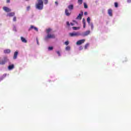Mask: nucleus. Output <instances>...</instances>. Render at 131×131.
Returning <instances> with one entry per match:
<instances>
[{
	"label": "nucleus",
	"instance_id": "nucleus-11",
	"mask_svg": "<svg viewBox=\"0 0 131 131\" xmlns=\"http://www.w3.org/2000/svg\"><path fill=\"white\" fill-rule=\"evenodd\" d=\"M90 33H91V31L88 30V31H85V32L83 34V36H87V35H89V34H90Z\"/></svg>",
	"mask_w": 131,
	"mask_h": 131
},
{
	"label": "nucleus",
	"instance_id": "nucleus-13",
	"mask_svg": "<svg viewBox=\"0 0 131 131\" xmlns=\"http://www.w3.org/2000/svg\"><path fill=\"white\" fill-rule=\"evenodd\" d=\"M112 12H113V11H112V9H108V11H107V13H108L109 16H111V17H112V16H113Z\"/></svg>",
	"mask_w": 131,
	"mask_h": 131
},
{
	"label": "nucleus",
	"instance_id": "nucleus-24",
	"mask_svg": "<svg viewBox=\"0 0 131 131\" xmlns=\"http://www.w3.org/2000/svg\"><path fill=\"white\" fill-rule=\"evenodd\" d=\"M43 3H44L45 5H47V4L49 3V1L43 0Z\"/></svg>",
	"mask_w": 131,
	"mask_h": 131
},
{
	"label": "nucleus",
	"instance_id": "nucleus-22",
	"mask_svg": "<svg viewBox=\"0 0 131 131\" xmlns=\"http://www.w3.org/2000/svg\"><path fill=\"white\" fill-rule=\"evenodd\" d=\"M51 31H52V29H48L47 30V33H48V34H49V33H50V32H51Z\"/></svg>",
	"mask_w": 131,
	"mask_h": 131
},
{
	"label": "nucleus",
	"instance_id": "nucleus-28",
	"mask_svg": "<svg viewBox=\"0 0 131 131\" xmlns=\"http://www.w3.org/2000/svg\"><path fill=\"white\" fill-rule=\"evenodd\" d=\"M13 21H14V22H16L17 21V17H16V16L13 17Z\"/></svg>",
	"mask_w": 131,
	"mask_h": 131
},
{
	"label": "nucleus",
	"instance_id": "nucleus-1",
	"mask_svg": "<svg viewBox=\"0 0 131 131\" xmlns=\"http://www.w3.org/2000/svg\"><path fill=\"white\" fill-rule=\"evenodd\" d=\"M38 4H36V8L38 10H42L43 9V2L42 0H37Z\"/></svg>",
	"mask_w": 131,
	"mask_h": 131
},
{
	"label": "nucleus",
	"instance_id": "nucleus-3",
	"mask_svg": "<svg viewBox=\"0 0 131 131\" xmlns=\"http://www.w3.org/2000/svg\"><path fill=\"white\" fill-rule=\"evenodd\" d=\"M70 36L71 37H73L74 36H79V35H80V34L79 32H73V33H69Z\"/></svg>",
	"mask_w": 131,
	"mask_h": 131
},
{
	"label": "nucleus",
	"instance_id": "nucleus-32",
	"mask_svg": "<svg viewBox=\"0 0 131 131\" xmlns=\"http://www.w3.org/2000/svg\"><path fill=\"white\" fill-rule=\"evenodd\" d=\"M56 53L59 57L61 56V54L60 53V51H56Z\"/></svg>",
	"mask_w": 131,
	"mask_h": 131
},
{
	"label": "nucleus",
	"instance_id": "nucleus-27",
	"mask_svg": "<svg viewBox=\"0 0 131 131\" xmlns=\"http://www.w3.org/2000/svg\"><path fill=\"white\" fill-rule=\"evenodd\" d=\"M115 8L118 7V3H117V2L115 3Z\"/></svg>",
	"mask_w": 131,
	"mask_h": 131
},
{
	"label": "nucleus",
	"instance_id": "nucleus-6",
	"mask_svg": "<svg viewBox=\"0 0 131 131\" xmlns=\"http://www.w3.org/2000/svg\"><path fill=\"white\" fill-rule=\"evenodd\" d=\"M82 16H83V12L81 11V13L79 14L78 16L76 17V19L77 20H81Z\"/></svg>",
	"mask_w": 131,
	"mask_h": 131
},
{
	"label": "nucleus",
	"instance_id": "nucleus-30",
	"mask_svg": "<svg viewBox=\"0 0 131 131\" xmlns=\"http://www.w3.org/2000/svg\"><path fill=\"white\" fill-rule=\"evenodd\" d=\"M84 8L85 9H88V5H86L85 3H84Z\"/></svg>",
	"mask_w": 131,
	"mask_h": 131
},
{
	"label": "nucleus",
	"instance_id": "nucleus-34",
	"mask_svg": "<svg viewBox=\"0 0 131 131\" xmlns=\"http://www.w3.org/2000/svg\"><path fill=\"white\" fill-rule=\"evenodd\" d=\"M27 11H29V10H30V6H28L27 7Z\"/></svg>",
	"mask_w": 131,
	"mask_h": 131
},
{
	"label": "nucleus",
	"instance_id": "nucleus-38",
	"mask_svg": "<svg viewBox=\"0 0 131 131\" xmlns=\"http://www.w3.org/2000/svg\"><path fill=\"white\" fill-rule=\"evenodd\" d=\"M82 47L81 46V47H79V50H80V51H81V50H82Z\"/></svg>",
	"mask_w": 131,
	"mask_h": 131
},
{
	"label": "nucleus",
	"instance_id": "nucleus-23",
	"mask_svg": "<svg viewBox=\"0 0 131 131\" xmlns=\"http://www.w3.org/2000/svg\"><path fill=\"white\" fill-rule=\"evenodd\" d=\"M78 4L79 5H81L82 4V0H78Z\"/></svg>",
	"mask_w": 131,
	"mask_h": 131
},
{
	"label": "nucleus",
	"instance_id": "nucleus-18",
	"mask_svg": "<svg viewBox=\"0 0 131 131\" xmlns=\"http://www.w3.org/2000/svg\"><path fill=\"white\" fill-rule=\"evenodd\" d=\"M82 22H83V28H85V20H84V18H83Z\"/></svg>",
	"mask_w": 131,
	"mask_h": 131
},
{
	"label": "nucleus",
	"instance_id": "nucleus-40",
	"mask_svg": "<svg viewBox=\"0 0 131 131\" xmlns=\"http://www.w3.org/2000/svg\"><path fill=\"white\" fill-rule=\"evenodd\" d=\"M70 24H71V25L72 26H73V25H74V24L73 23H71Z\"/></svg>",
	"mask_w": 131,
	"mask_h": 131
},
{
	"label": "nucleus",
	"instance_id": "nucleus-14",
	"mask_svg": "<svg viewBox=\"0 0 131 131\" xmlns=\"http://www.w3.org/2000/svg\"><path fill=\"white\" fill-rule=\"evenodd\" d=\"M20 39H21V41L23 42H24L25 43H26V42H27V40H26V39H25V38H24L23 37H20Z\"/></svg>",
	"mask_w": 131,
	"mask_h": 131
},
{
	"label": "nucleus",
	"instance_id": "nucleus-36",
	"mask_svg": "<svg viewBox=\"0 0 131 131\" xmlns=\"http://www.w3.org/2000/svg\"><path fill=\"white\" fill-rule=\"evenodd\" d=\"M84 15L85 16H86V15H88V12H85L84 13Z\"/></svg>",
	"mask_w": 131,
	"mask_h": 131
},
{
	"label": "nucleus",
	"instance_id": "nucleus-42",
	"mask_svg": "<svg viewBox=\"0 0 131 131\" xmlns=\"http://www.w3.org/2000/svg\"><path fill=\"white\" fill-rule=\"evenodd\" d=\"M73 22H74L75 23H77V22H76V20H73Z\"/></svg>",
	"mask_w": 131,
	"mask_h": 131
},
{
	"label": "nucleus",
	"instance_id": "nucleus-10",
	"mask_svg": "<svg viewBox=\"0 0 131 131\" xmlns=\"http://www.w3.org/2000/svg\"><path fill=\"white\" fill-rule=\"evenodd\" d=\"M68 8L70 11H72V10H73V9L74 8V6L73 4H71L68 6Z\"/></svg>",
	"mask_w": 131,
	"mask_h": 131
},
{
	"label": "nucleus",
	"instance_id": "nucleus-5",
	"mask_svg": "<svg viewBox=\"0 0 131 131\" xmlns=\"http://www.w3.org/2000/svg\"><path fill=\"white\" fill-rule=\"evenodd\" d=\"M64 13L66 14V16H67L68 17H69V16L71 15V12L69 11L68 9H65Z\"/></svg>",
	"mask_w": 131,
	"mask_h": 131
},
{
	"label": "nucleus",
	"instance_id": "nucleus-4",
	"mask_svg": "<svg viewBox=\"0 0 131 131\" xmlns=\"http://www.w3.org/2000/svg\"><path fill=\"white\" fill-rule=\"evenodd\" d=\"M85 41V39H81L77 41L76 45L77 46H80V45H82V43H83Z\"/></svg>",
	"mask_w": 131,
	"mask_h": 131
},
{
	"label": "nucleus",
	"instance_id": "nucleus-25",
	"mask_svg": "<svg viewBox=\"0 0 131 131\" xmlns=\"http://www.w3.org/2000/svg\"><path fill=\"white\" fill-rule=\"evenodd\" d=\"M66 51H70V46H67L66 48Z\"/></svg>",
	"mask_w": 131,
	"mask_h": 131
},
{
	"label": "nucleus",
	"instance_id": "nucleus-17",
	"mask_svg": "<svg viewBox=\"0 0 131 131\" xmlns=\"http://www.w3.org/2000/svg\"><path fill=\"white\" fill-rule=\"evenodd\" d=\"M13 68H14V64L10 65L8 67V69H9V70H11V69H13Z\"/></svg>",
	"mask_w": 131,
	"mask_h": 131
},
{
	"label": "nucleus",
	"instance_id": "nucleus-37",
	"mask_svg": "<svg viewBox=\"0 0 131 131\" xmlns=\"http://www.w3.org/2000/svg\"><path fill=\"white\" fill-rule=\"evenodd\" d=\"M127 2L128 3H131V0H127Z\"/></svg>",
	"mask_w": 131,
	"mask_h": 131
},
{
	"label": "nucleus",
	"instance_id": "nucleus-8",
	"mask_svg": "<svg viewBox=\"0 0 131 131\" xmlns=\"http://www.w3.org/2000/svg\"><path fill=\"white\" fill-rule=\"evenodd\" d=\"M3 10L7 12V13H9V12H11V9L7 7H3Z\"/></svg>",
	"mask_w": 131,
	"mask_h": 131
},
{
	"label": "nucleus",
	"instance_id": "nucleus-16",
	"mask_svg": "<svg viewBox=\"0 0 131 131\" xmlns=\"http://www.w3.org/2000/svg\"><path fill=\"white\" fill-rule=\"evenodd\" d=\"M7 16H9V17H13L15 16V12H10L7 14Z\"/></svg>",
	"mask_w": 131,
	"mask_h": 131
},
{
	"label": "nucleus",
	"instance_id": "nucleus-19",
	"mask_svg": "<svg viewBox=\"0 0 131 131\" xmlns=\"http://www.w3.org/2000/svg\"><path fill=\"white\" fill-rule=\"evenodd\" d=\"M89 25L90 26H91V30H93V29H94V25L93 24V23H91L89 24Z\"/></svg>",
	"mask_w": 131,
	"mask_h": 131
},
{
	"label": "nucleus",
	"instance_id": "nucleus-2",
	"mask_svg": "<svg viewBox=\"0 0 131 131\" xmlns=\"http://www.w3.org/2000/svg\"><path fill=\"white\" fill-rule=\"evenodd\" d=\"M8 61V57L5 56L3 57V59L0 58V64L1 65H5Z\"/></svg>",
	"mask_w": 131,
	"mask_h": 131
},
{
	"label": "nucleus",
	"instance_id": "nucleus-15",
	"mask_svg": "<svg viewBox=\"0 0 131 131\" xmlns=\"http://www.w3.org/2000/svg\"><path fill=\"white\" fill-rule=\"evenodd\" d=\"M4 54H10L11 53V50L6 49L4 51Z\"/></svg>",
	"mask_w": 131,
	"mask_h": 131
},
{
	"label": "nucleus",
	"instance_id": "nucleus-35",
	"mask_svg": "<svg viewBox=\"0 0 131 131\" xmlns=\"http://www.w3.org/2000/svg\"><path fill=\"white\" fill-rule=\"evenodd\" d=\"M67 25L68 26H70V24L69 23V21H67Z\"/></svg>",
	"mask_w": 131,
	"mask_h": 131
},
{
	"label": "nucleus",
	"instance_id": "nucleus-26",
	"mask_svg": "<svg viewBox=\"0 0 131 131\" xmlns=\"http://www.w3.org/2000/svg\"><path fill=\"white\" fill-rule=\"evenodd\" d=\"M89 43L85 44V46H84V49L85 50H86V49H88V47H89Z\"/></svg>",
	"mask_w": 131,
	"mask_h": 131
},
{
	"label": "nucleus",
	"instance_id": "nucleus-39",
	"mask_svg": "<svg viewBox=\"0 0 131 131\" xmlns=\"http://www.w3.org/2000/svg\"><path fill=\"white\" fill-rule=\"evenodd\" d=\"M36 41H37V45H39V43L38 42V39H36Z\"/></svg>",
	"mask_w": 131,
	"mask_h": 131
},
{
	"label": "nucleus",
	"instance_id": "nucleus-43",
	"mask_svg": "<svg viewBox=\"0 0 131 131\" xmlns=\"http://www.w3.org/2000/svg\"><path fill=\"white\" fill-rule=\"evenodd\" d=\"M4 76H7V74L3 75Z\"/></svg>",
	"mask_w": 131,
	"mask_h": 131
},
{
	"label": "nucleus",
	"instance_id": "nucleus-33",
	"mask_svg": "<svg viewBox=\"0 0 131 131\" xmlns=\"http://www.w3.org/2000/svg\"><path fill=\"white\" fill-rule=\"evenodd\" d=\"M6 3L7 4H10V3H11V0H6Z\"/></svg>",
	"mask_w": 131,
	"mask_h": 131
},
{
	"label": "nucleus",
	"instance_id": "nucleus-9",
	"mask_svg": "<svg viewBox=\"0 0 131 131\" xmlns=\"http://www.w3.org/2000/svg\"><path fill=\"white\" fill-rule=\"evenodd\" d=\"M47 38H55V35L54 34H48Z\"/></svg>",
	"mask_w": 131,
	"mask_h": 131
},
{
	"label": "nucleus",
	"instance_id": "nucleus-29",
	"mask_svg": "<svg viewBox=\"0 0 131 131\" xmlns=\"http://www.w3.org/2000/svg\"><path fill=\"white\" fill-rule=\"evenodd\" d=\"M64 45H66V46H68L69 45V41H66V42H64Z\"/></svg>",
	"mask_w": 131,
	"mask_h": 131
},
{
	"label": "nucleus",
	"instance_id": "nucleus-7",
	"mask_svg": "<svg viewBox=\"0 0 131 131\" xmlns=\"http://www.w3.org/2000/svg\"><path fill=\"white\" fill-rule=\"evenodd\" d=\"M32 29H34L35 31H37V32L38 31V29H37V28L31 25L30 28L29 29V31L32 30Z\"/></svg>",
	"mask_w": 131,
	"mask_h": 131
},
{
	"label": "nucleus",
	"instance_id": "nucleus-12",
	"mask_svg": "<svg viewBox=\"0 0 131 131\" xmlns=\"http://www.w3.org/2000/svg\"><path fill=\"white\" fill-rule=\"evenodd\" d=\"M18 56V51H15L14 54L13 56V59L15 60V59H17V57Z\"/></svg>",
	"mask_w": 131,
	"mask_h": 131
},
{
	"label": "nucleus",
	"instance_id": "nucleus-31",
	"mask_svg": "<svg viewBox=\"0 0 131 131\" xmlns=\"http://www.w3.org/2000/svg\"><path fill=\"white\" fill-rule=\"evenodd\" d=\"M53 49V47H49L48 48V50H49V51H52Z\"/></svg>",
	"mask_w": 131,
	"mask_h": 131
},
{
	"label": "nucleus",
	"instance_id": "nucleus-41",
	"mask_svg": "<svg viewBox=\"0 0 131 131\" xmlns=\"http://www.w3.org/2000/svg\"><path fill=\"white\" fill-rule=\"evenodd\" d=\"M55 4L56 5H57V6H58V2H55Z\"/></svg>",
	"mask_w": 131,
	"mask_h": 131
},
{
	"label": "nucleus",
	"instance_id": "nucleus-20",
	"mask_svg": "<svg viewBox=\"0 0 131 131\" xmlns=\"http://www.w3.org/2000/svg\"><path fill=\"white\" fill-rule=\"evenodd\" d=\"M87 22L88 23V24H90L91 23V18L90 17H88L87 18Z\"/></svg>",
	"mask_w": 131,
	"mask_h": 131
},
{
	"label": "nucleus",
	"instance_id": "nucleus-21",
	"mask_svg": "<svg viewBox=\"0 0 131 131\" xmlns=\"http://www.w3.org/2000/svg\"><path fill=\"white\" fill-rule=\"evenodd\" d=\"M73 30H78V29H79V27H73Z\"/></svg>",
	"mask_w": 131,
	"mask_h": 131
}]
</instances>
